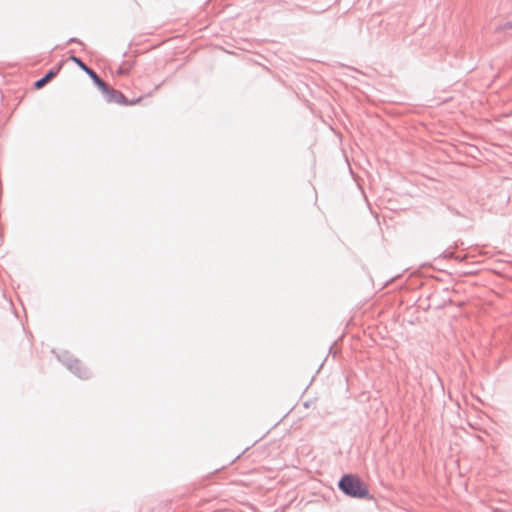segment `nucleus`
Wrapping results in <instances>:
<instances>
[{
	"instance_id": "0eeeda50",
	"label": "nucleus",
	"mask_w": 512,
	"mask_h": 512,
	"mask_svg": "<svg viewBox=\"0 0 512 512\" xmlns=\"http://www.w3.org/2000/svg\"><path fill=\"white\" fill-rule=\"evenodd\" d=\"M72 42L82 44V42H81L80 40H78L77 38H71V39H69V43H72Z\"/></svg>"
},
{
	"instance_id": "7ed1b4c3",
	"label": "nucleus",
	"mask_w": 512,
	"mask_h": 512,
	"mask_svg": "<svg viewBox=\"0 0 512 512\" xmlns=\"http://www.w3.org/2000/svg\"><path fill=\"white\" fill-rule=\"evenodd\" d=\"M99 89L102 91L106 101L109 103L114 102V103H118V104H122V105H133V104L138 103L141 99V98H138L136 100L129 102L122 92L111 88L105 82H104V87L99 88Z\"/></svg>"
},
{
	"instance_id": "20e7f679",
	"label": "nucleus",
	"mask_w": 512,
	"mask_h": 512,
	"mask_svg": "<svg viewBox=\"0 0 512 512\" xmlns=\"http://www.w3.org/2000/svg\"><path fill=\"white\" fill-rule=\"evenodd\" d=\"M70 60H72L77 66L82 69L86 74L92 79L93 83L98 88L104 87V81L97 75V73L89 68L80 58L72 55L70 56Z\"/></svg>"
},
{
	"instance_id": "f257e3e1",
	"label": "nucleus",
	"mask_w": 512,
	"mask_h": 512,
	"mask_svg": "<svg viewBox=\"0 0 512 512\" xmlns=\"http://www.w3.org/2000/svg\"><path fill=\"white\" fill-rule=\"evenodd\" d=\"M339 489L352 498H366L369 495L368 489L362 481L353 474H345L338 482Z\"/></svg>"
},
{
	"instance_id": "423d86ee",
	"label": "nucleus",
	"mask_w": 512,
	"mask_h": 512,
	"mask_svg": "<svg viewBox=\"0 0 512 512\" xmlns=\"http://www.w3.org/2000/svg\"><path fill=\"white\" fill-rule=\"evenodd\" d=\"M512 29V21H507L503 25L496 27V31Z\"/></svg>"
},
{
	"instance_id": "39448f33",
	"label": "nucleus",
	"mask_w": 512,
	"mask_h": 512,
	"mask_svg": "<svg viewBox=\"0 0 512 512\" xmlns=\"http://www.w3.org/2000/svg\"><path fill=\"white\" fill-rule=\"evenodd\" d=\"M61 64L57 68L50 69L42 78L38 79L34 83V87L36 89L43 88L47 83H49L60 71Z\"/></svg>"
},
{
	"instance_id": "f03ea898",
	"label": "nucleus",
	"mask_w": 512,
	"mask_h": 512,
	"mask_svg": "<svg viewBox=\"0 0 512 512\" xmlns=\"http://www.w3.org/2000/svg\"><path fill=\"white\" fill-rule=\"evenodd\" d=\"M57 358L67 367L69 371H71L80 379H88L90 377L91 373L89 369L84 367L78 359L73 358V356L68 352L57 355Z\"/></svg>"
}]
</instances>
